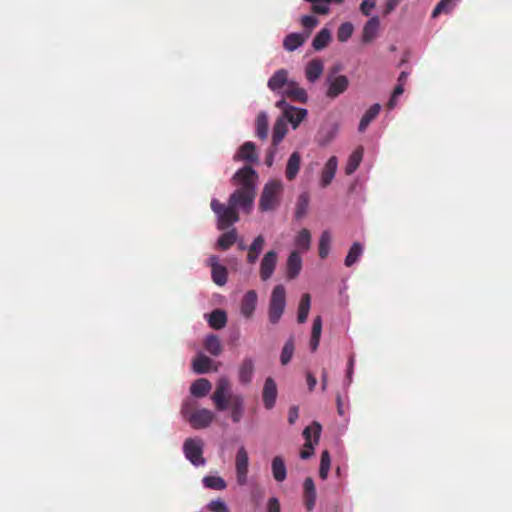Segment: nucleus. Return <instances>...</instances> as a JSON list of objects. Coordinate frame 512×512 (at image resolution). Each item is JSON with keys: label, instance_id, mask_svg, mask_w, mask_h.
I'll list each match as a JSON object with an SVG mask.
<instances>
[{"label": "nucleus", "instance_id": "f257e3e1", "mask_svg": "<svg viewBox=\"0 0 512 512\" xmlns=\"http://www.w3.org/2000/svg\"><path fill=\"white\" fill-rule=\"evenodd\" d=\"M257 179V172L251 166H244L234 174L232 181L238 188L230 195L228 202L237 211L239 208L246 213L252 210Z\"/></svg>", "mask_w": 512, "mask_h": 512}, {"label": "nucleus", "instance_id": "f03ea898", "mask_svg": "<svg viewBox=\"0 0 512 512\" xmlns=\"http://www.w3.org/2000/svg\"><path fill=\"white\" fill-rule=\"evenodd\" d=\"M211 399L218 411H225L230 406L232 421L240 422L244 414V398L240 394L231 393V383L227 377L217 380Z\"/></svg>", "mask_w": 512, "mask_h": 512}, {"label": "nucleus", "instance_id": "7ed1b4c3", "mask_svg": "<svg viewBox=\"0 0 512 512\" xmlns=\"http://www.w3.org/2000/svg\"><path fill=\"white\" fill-rule=\"evenodd\" d=\"M282 192L283 184L280 180L268 181L260 196L259 209L263 212L275 210L280 205Z\"/></svg>", "mask_w": 512, "mask_h": 512}, {"label": "nucleus", "instance_id": "20e7f679", "mask_svg": "<svg viewBox=\"0 0 512 512\" xmlns=\"http://www.w3.org/2000/svg\"><path fill=\"white\" fill-rule=\"evenodd\" d=\"M210 207L217 216L219 230H226L239 221L238 211L229 203L225 205L217 199H212Z\"/></svg>", "mask_w": 512, "mask_h": 512}, {"label": "nucleus", "instance_id": "39448f33", "mask_svg": "<svg viewBox=\"0 0 512 512\" xmlns=\"http://www.w3.org/2000/svg\"><path fill=\"white\" fill-rule=\"evenodd\" d=\"M286 307V290L283 285H276L270 296L268 306V320L272 325L277 324Z\"/></svg>", "mask_w": 512, "mask_h": 512}, {"label": "nucleus", "instance_id": "423d86ee", "mask_svg": "<svg viewBox=\"0 0 512 512\" xmlns=\"http://www.w3.org/2000/svg\"><path fill=\"white\" fill-rule=\"evenodd\" d=\"M182 414L189 424L197 430L209 427L215 418L214 413L206 408L190 411L188 404L183 406Z\"/></svg>", "mask_w": 512, "mask_h": 512}, {"label": "nucleus", "instance_id": "0eeeda50", "mask_svg": "<svg viewBox=\"0 0 512 512\" xmlns=\"http://www.w3.org/2000/svg\"><path fill=\"white\" fill-rule=\"evenodd\" d=\"M321 429V425L318 422H313L304 429L303 436L306 442L300 452L302 459H308L314 454V445L319 442Z\"/></svg>", "mask_w": 512, "mask_h": 512}, {"label": "nucleus", "instance_id": "6e6552de", "mask_svg": "<svg viewBox=\"0 0 512 512\" xmlns=\"http://www.w3.org/2000/svg\"><path fill=\"white\" fill-rule=\"evenodd\" d=\"M185 457L195 466L205 464L203 458V442L198 438H187L183 444Z\"/></svg>", "mask_w": 512, "mask_h": 512}, {"label": "nucleus", "instance_id": "1a4fd4ad", "mask_svg": "<svg viewBox=\"0 0 512 512\" xmlns=\"http://www.w3.org/2000/svg\"><path fill=\"white\" fill-rule=\"evenodd\" d=\"M276 107L282 109L284 112V119L290 122L293 128H297L298 125L304 120L307 115V110L302 108H295L290 106L285 99H281L276 102Z\"/></svg>", "mask_w": 512, "mask_h": 512}, {"label": "nucleus", "instance_id": "9d476101", "mask_svg": "<svg viewBox=\"0 0 512 512\" xmlns=\"http://www.w3.org/2000/svg\"><path fill=\"white\" fill-rule=\"evenodd\" d=\"M249 457L245 447L241 446L235 457L236 480L238 485L244 486L248 479Z\"/></svg>", "mask_w": 512, "mask_h": 512}, {"label": "nucleus", "instance_id": "9b49d317", "mask_svg": "<svg viewBox=\"0 0 512 512\" xmlns=\"http://www.w3.org/2000/svg\"><path fill=\"white\" fill-rule=\"evenodd\" d=\"M278 253L275 250L267 251L260 262L259 275L262 281L269 280L277 266Z\"/></svg>", "mask_w": 512, "mask_h": 512}, {"label": "nucleus", "instance_id": "f8f14e48", "mask_svg": "<svg viewBox=\"0 0 512 512\" xmlns=\"http://www.w3.org/2000/svg\"><path fill=\"white\" fill-rule=\"evenodd\" d=\"M327 83L328 89L326 91V96L331 99H334L344 93L349 86V80L345 75H329L327 77Z\"/></svg>", "mask_w": 512, "mask_h": 512}, {"label": "nucleus", "instance_id": "ddd939ff", "mask_svg": "<svg viewBox=\"0 0 512 512\" xmlns=\"http://www.w3.org/2000/svg\"><path fill=\"white\" fill-rule=\"evenodd\" d=\"M277 394L278 390L275 380L272 377H267L262 390V400L267 410H271L275 406Z\"/></svg>", "mask_w": 512, "mask_h": 512}, {"label": "nucleus", "instance_id": "4468645a", "mask_svg": "<svg viewBox=\"0 0 512 512\" xmlns=\"http://www.w3.org/2000/svg\"><path fill=\"white\" fill-rule=\"evenodd\" d=\"M235 161H247L249 163H257L258 155L256 153V146L253 142L247 141L240 146L234 155Z\"/></svg>", "mask_w": 512, "mask_h": 512}, {"label": "nucleus", "instance_id": "2eb2a0df", "mask_svg": "<svg viewBox=\"0 0 512 512\" xmlns=\"http://www.w3.org/2000/svg\"><path fill=\"white\" fill-rule=\"evenodd\" d=\"M255 371V363L251 357H245L238 368V379L241 384L251 383Z\"/></svg>", "mask_w": 512, "mask_h": 512}, {"label": "nucleus", "instance_id": "dca6fc26", "mask_svg": "<svg viewBox=\"0 0 512 512\" xmlns=\"http://www.w3.org/2000/svg\"><path fill=\"white\" fill-rule=\"evenodd\" d=\"M291 80L288 79V72L285 69L277 70L268 80L267 86L274 92L283 91Z\"/></svg>", "mask_w": 512, "mask_h": 512}, {"label": "nucleus", "instance_id": "f3484780", "mask_svg": "<svg viewBox=\"0 0 512 512\" xmlns=\"http://www.w3.org/2000/svg\"><path fill=\"white\" fill-rule=\"evenodd\" d=\"M281 94L284 97L291 99L292 101H297L301 103H305L308 99L306 91L303 88H301L299 84L294 80H291L289 82L287 87L283 91H281Z\"/></svg>", "mask_w": 512, "mask_h": 512}, {"label": "nucleus", "instance_id": "a211bd4d", "mask_svg": "<svg viewBox=\"0 0 512 512\" xmlns=\"http://www.w3.org/2000/svg\"><path fill=\"white\" fill-rule=\"evenodd\" d=\"M257 300H258V296H257V293L255 290H249L245 293V295L243 296V298L241 300V306H240L241 314L245 318L249 319L252 317V315L256 309Z\"/></svg>", "mask_w": 512, "mask_h": 512}, {"label": "nucleus", "instance_id": "6ab92c4d", "mask_svg": "<svg viewBox=\"0 0 512 512\" xmlns=\"http://www.w3.org/2000/svg\"><path fill=\"white\" fill-rule=\"evenodd\" d=\"M302 269V259L298 251H292L286 262V277L295 279Z\"/></svg>", "mask_w": 512, "mask_h": 512}, {"label": "nucleus", "instance_id": "aec40b11", "mask_svg": "<svg viewBox=\"0 0 512 512\" xmlns=\"http://www.w3.org/2000/svg\"><path fill=\"white\" fill-rule=\"evenodd\" d=\"M338 161L335 156H332L326 162L320 179V185L322 187H327L333 180L336 170H337Z\"/></svg>", "mask_w": 512, "mask_h": 512}, {"label": "nucleus", "instance_id": "412c9836", "mask_svg": "<svg viewBox=\"0 0 512 512\" xmlns=\"http://www.w3.org/2000/svg\"><path fill=\"white\" fill-rule=\"evenodd\" d=\"M265 245V238L263 235H258L248 248L247 262L249 264H255L259 258Z\"/></svg>", "mask_w": 512, "mask_h": 512}, {"label": "nucleus", "instance_id": "4be33fe9", "mask_svg": "<svg viewBox=\"0 0 512 512\" xmlns=\"http://www.w3.org/2000/svg\"><path fill=\"white\" fill-rule=\"evenodd\" d=\"M301 164V156L298 152H293L286 164L285 176L286 179L292 181L299 173Z\"/></svg>", "mask_w": 512, "mask_h": 512}, {"label": "nucleus", "instance_id": "5701e85b", "mask_svg": "<svg viewBox=\"0 0 512 512\" xmlns=\"http://www.w3.org/2000/svg\"><path fill=\"white\" fill-rule=\"evenodd\" d=\"M380 20L378 16L370 18L363 28L362 40L365 43L371 42L377 35L379 30Z\"/></svg>", "mask_w": 512, "mask_h": 512}, {"label": "nucleus", "instance_id": "b1692460", "mask_svg": "<svg viewBox=\"0 0 512 512\" xmlns=\"http://www.w3.org/2000/svg\"><path fill=\"white\" fill-rule=\"evenodd\" d=\"M324 69L323 62L320 59H313L306 65V77L309 82L313 83L322 75Z\"/></svg>", "mask_w": 512, "mask_h": 512}, {"label": "nucleus", "instance_id": "393cba45", "mask_svg": "<svg viewBox=\"0 0 512 512\" xmlns=\"http://www.w3.org/2000/svg\"><path fill=\"white\" fill-rule=\"evenodd\" d=\"M212 385L208 379L200 378L194 381L190 387V392L195 397H204L211 390Z\"/></svg>", "mask_w": 512, "mask_h": 512}, {"label": "nucleus", "instance_id": "a878e982", "mask_svg": "<svg viewBox=\"0 0 512 512\" xmlns=\"http://www.w3.org/2000/svg\"><path fill=\"white\" fill-rule=\"evenodd\" d=\"M271 468L273 477L277 482H283L286 479V466L281 456H275L273 458Z\"/></svg>", "mask_w": 512, "mask_h": 512}, {"label": "nucleus", "instance_id": "bb28decb", "mask_svg": "<svg viewBox=\"0 0 512 512\" xmlns=\"http://www.w3.org/2000/svg\"><path fill=\"white\" fill-rule=\"evenodd\" d=\"M208 323L210 327L220 330L225 327L227 323V314L224 310L216 309L209 314Z\"/></svg>", "mask_w": 512, "mask_h": 512}, {"label": "nucleus", "instance_id": "cd10ccee", "mask_svg": "<svg viewBox=\"0 0 512 512\" xmlns=\"http://www.w3.org/2000/svg\"><path fill=\"white\" fill-rule=\"evenodd\" d=\"M321 332H322V318H321V316H316L313 320L311 338H310V348H311L312 352H315L319 346Z\"/></svg>", "mask_w": 512, "mask_h": 512}, {"label": "nucleus", "instance_id": "c85d7f7f", "mask_svg": "<svg viewBox=\"0 0 512 512\" xmlns=\"http://www.w3.org/2000/svg\"><path fill=\"white\" fill-rule=\"evenodd\" d=\"M287 133V123L284 118H278L273 127L272 145L278 146Z\"/></svg>", "mask_w": 512, "mask_h": 512}, {"label": "nucleus", "instance_id": "c756f323", "mask_svg": "<svg viewBox=\"0 0 512 512\" xmlns=\"http://www.w3.org/2000/svg\"><path fill=\"white\" fill-rule=\"evenodd\" d=\"M306 38L307 36L301 33H290L285 37L283 46L287 51H294L303 45Z\"/></svg>", "mask_w": 512, "mask_h": 512}, {"label": "nucleus", "instance_id": "7c9ffc66", "mask_svg": "<svg viewBox=\"0 0 512 512\" xmlns=\"http://www.w3.org/2000/svg\"><path fill=\"white\" fill-rule=\"evenodd\" d=\"M256 136L261 139L265 140L268 137V130H269V123H268V116L265 112H260L256 118Z\"/></svg>", "mask_w": 512, "mask_h": 512}, {"label": "nucleus", "instance_id": "2f4dec72", "mask_svg": "<svg viewBox=\"0 0 512 512\" xmlns=\"http://www.w3.org/2000/svg\"><path fill=\"white\" fill-rule=\"evenodd\" d=\"M381 106L379 104L372 105L362 116L359 123V131L364 132L368 125L378 116Z\"/></svg>", "mask_w": 512, "mask_h": 512}, {"label": "nucleus", "instance_id": "473e14b6", "mask_svg": "<svg viewBox=\"0 0 512 512\" xmlns=\"http://www.w3.org/2000/svg\"><path fill=\"white\" fill-rule=\"evenodd\" d=\"M363 157V148L358 147L356 150L353 151V153L350 155L347 165L345 167V173L347 175H351L354 173L357 168L359 167L361 160Z\"/></svg>", "mask_w": 512, "mask_h": 512}, {"label": "nucleus", "instance_id": "72a5a7b5", "mask_svg": "<svg viewBox=\"0 0 512 512\" xmlns=\"http://www.w3.org/2000/svg\"><path fill=\"white\" fill-rule=\"evenodd\" d=\"M311 305V297L308 293L302 295L298 307L297 320L299 323H304L307 320Z\"/></svg>", "mask_w": 512, "mask_h": 512}, {"label": "nucleus", "instance_id": "f704fd0d", "mask_svg": "<svg viewBox=\"0 0 512 512\" xmlns=\"http://www.w3.org/2000/svg\"><path fill=\"white\" fill-rule=\"evenodd\" d=\"M205 349L213 356H219L222 352V345L218 336L210 334L204 342Z\"/></svg>", "mask_w": 512, "mask_h": 512}, {"label": "nucleus", "instance_id": "c9c22d12", "mask_svg": "<svg viewBox=\"0 0 512 512\" xmlns=\"http://www.w3.org/2000/svg\"><path fill=\"white\" fill-rule=\"evenodd\" d=\"M331 40V33L328 29L320 30L313 39L312 46L315 50H322Z\"/></svg>", "mask_w": 512, "mask_h": 512}, {"label": "nucleus", "instance_id": "e433bc0d", "mask_svg": "<svg viewBox=\"0 0 512 512\" xmlns=\"http://www.w3.org/2000/svg\"><path fill=\"white\" fill-rule=\"evenodd\" d=\"M237 236L238 235L235 228L223 233L218 239V247L221 250H228L236 242Z\"/></svg>", "mask_w": 512, "mask_h": 512}, {"label": "nucleus", "instance_id": "4c0bfd02", "mask_svg": "<svg viewBox=\"0 0 512 512\" xmlns=\"http://www.w3.org/2000/svg\"><path fill=\"white\" fill-rule=\"evenodd\" d=\"M309 202L310 196L308 192H303L299 195L295 209V217L297 219H301L306 215Z\"/></svg>", "mask_w": 512, "mask_h": 512}, {"label": "nucleus", "instance_id": "58836bf2", "mask_svg": "<svg viewBox=\"0 0 512 512\" xmlns=\"http://www.w3.org/2000/svg\"><path fill=\"white\" fill-rule=\"evenodd\" d=\"M310 243H311L310 231L308 229L304 228L298 233V235L295 239V245L297 246V248L300 251L305 252V251L309 250Z\"/></svg>", "mask_w": 512, "mask_h": 512}, {"label": "nucleus", "instance_id": "ea45409f", "mask_svg": "<svg viewBox=\"0 0 512 512\" xmlns=\"http://www.w3.org/2000/svg\"><path fill=\"white\" fill-rule=\"evenodd\" d=\"M211 364L212 360L209 357L199 355L193 360V369L198 374H204L209 371Z\"/></svg>", "mask_w": 512, "mask_h": 512}, {"label": "nucleus", "instance_id": "a19ab883", "mask_svg": "<svg viewBox=\"0 0 512 512\" xmlns=\"http://www.w3.org/2000/svg\"><path fill=\"white\" fill-rule=\"evenodd\" d=\"M213 282L219 286H223L227 283L228 271L223 265H214L212 271Z\"/></svg>", "mask_w": 512, "mask_h": 512}, {"label": "nucleus", "instance_id": "79ce46f5", "mask_svg": "<svg viewBox=\"0 0 512 512\" xmlns=\"http://www.w3.org/2000/svg\"><path fill=\"white\" fill-rule=\"evenodd\" d=\"M362 252H363L362 245L358 242H355L349 249V252L345 258V265L347 267H351L354 263L357 262V260L361 256Z\"/></svg>", "mask_w": 512, "mask_h": 512}, {"label": "nucleus", "instance_id": "37998d69", "mask_svg": "<svg viewBox=\"0 0 512 512\" xmlns=\"http://www.w3.org/2000/svg\"><path fill=\"white\" fill-rule=\"evenodd\" d=\"M295 346L293 338H290L286 341L282 348V352L280 355V362L282 365H287L294 354Z\"/></svg>", "mask_w": 512, "mask_h": 512}, {"label": "nucleus", "instance_id": "c03bdc74", "mask_svg": "<svg viewBox=\"0 0 512 512\" xmlns=\"http://www.w3.org/2000/svg\"><path fill=\"white\" fill-rule=\"evenodd\" d=\"M331 466L330 454L327 450H324L320 458L319 476L322 480L327 479L328 473Z\"/></svg>", "mask_w": 512, "mask_h": 512}, {"label": "nucleus", "instance_id": "a18cd8bd", "mask_svg": "<svg viewBox=\"0 0 512 512\" xmlns=\"http://www.w3.org/2000/svg\"><path fill=\"white\" fill-rule=\"evenodd\" d=\"M331 243V235L328 231H324L319 239V256L321 259H325L329 254Z\"/></svg>", "mask_w": 512, "mask_h": 512}, {"label": "nucleus", "instance_id": "49530a36", "mask_svg": "<svg viewBox=\"0 0 512 512\" xmlns=\"http://www.w3.org/2000/svg\"><path fill=\"white\" fill-rule=\"evenodd\" d=\"M205 487L214 490H224L226 488V482L219 476H206L203 479Z\"/></svg>", "mask_w": 512, "mask_h": 512}, {"label": "nucleus", "instance_id": "de8ad7c7", "mask_svg": "<svg viewBox=\"0 0 512 512\" xmlns=\"http://www.w3.org/2000/svg\"><path fill=\"white\" fill-rule=\"evenodd\" d=\"M354 27L350 22H344L337 31V39L340 42H346L353 34Z\"/></svg>", "mask_w": 512, "mask_h": 512}, {"label": "nucleus", "instance_id": "09e8293b", "mask_svg": "<svg viewBox=\"0 0 512 512\" xmlns=\"http://www.w3.org/2000/svg\"><path fill=\"white\" fill-rule=\"evenodd\" d=\"M453 0H440L437 5L434 7L433 11H432V18H436L438 17L441 13L443 12H448L449 11V8H448V5L452 2Z\"/></svg>", "mask_w": 512, "mask_h": 512}, {"label": "nucleus", "instance_id": "8fccbe9b", "mask_svg": "<svg viewBox=\"0 0 512 512\" xmlns=\"http://www.w3.org/2000/svg\"><path fill=\"white\" fill-rule=\"evenodd\" d=\"M207 507L211 512H229L225 502L220 499L211 501Z\"/></svg>", "mask_w": 512, "mask_h": 512}, {"label": "nucleus", "instance_id": "3c124183", "mask_svg": "<svg viewBox=\"0 0 512 512\" xmlns=\"http://www.w3.org/2000/svg\"><path fill=\"white\" fill-rule=\"evenodd\" d=\"M301 24L306 29H312L318 24V19L312 15H304L301 18Z\"/></svg>", "mask_w": 512, "mask_h": 512}, {"label": "nucleus", "instance_id": "603ef678", "mask_svg": "<svg viewBox=\"0 0 512 512\" xmlns=\"http://www.w3.org/2000/svg\"><path fill=\"white\" fill-rule=\"evenodd\" d=\"M304 496L316 495L315 485L313 479L308 477L305 479L304 484Z\"/></svg>", "mask_w": 512, "mask_h": 512}, {"label": "nucleus", "instance_id": "864d4df0", "mask_svg": "<svg viewBox=\"0 0 512 512\" xmlns=\"http://www.w3.org/2000/svg\"><path fill=\"white\" fill-rule=\"evenodd\" d=\"M375 5V0H364L360 5V11L362 12L363 15L369 16L371 10L375 7Z\"/></svg>", "mask_w": 512, "mask_h": 512}, {"label": "nucleus", "instance_id": "5fc2aeb1", "mask_svg": "<svg viewBox=\"0 0 512 512\" xmlns=\"http://www.w3.org/2000/svg\"><path fill=\"white\" fill-rule=\"evenodd\" d=\"M277 153V146H271L268 151H267V154H266V157H265V164L268 166V167H271L274 163V157H275V154Z\"/></svg>", "mask_w": 512, "mask_h": 512}, {"label": "nucleus", "instance_id": "6e6d98bb", "mask_svg": "<svg viewBox=\"0 0 512 512\" xmlns=\"http://www.w3.org/2000/svg\"><path fill=\"white\" fill-rule=\"evenodd\" d=\"M267 512H280V503L277 498L272 497L268 500Z\"/></svg>", "mask_w": 512, "mask_h": 512}, {"label": "nucleus", "instance_id": "4d7b16f0", "mask_svg": "<svg viewBox=\"0 0 512 512\" xmlns=\"http://www.w3.org/2000/svg\"><path fill=\"white\" fill-rule=\"evenodd\" d=\"M299 417V409L297 406H292L290 407L289 409V412H288V422L289 424L293 425L295 424V422L297 421Z\"/></svg>", "mask_w": 512, "mask_h": 512}, {"label": "nucleus", "instance_id": "13d9d810", "mask_svg": "<svg viewBox=\"0 0 512 512\" xmlns=\"http://www.w3.org/2000/svg\"><path fill=\"white\" fill-rule=\"evenodd\" d=\"M400 0H388L383 10V15H389L399 5Z\"/></svg>", "mask_w": 512, "mask_h": 512}, {"label": "nucleus", "instance_id": "bf43d9fd", "mask_svg": "<svg viewBox=\"0 0 512 512\" xmlns=\"http://www.w3.org/2000/svg\"><path fill=\"white\" fill-rule=\"evenodd\" d=\"M305 506L308 511H311L314 508L316 495L304 496Z\"/></svg>", "mask_w": 512, "mask_h": 512}, {"label": "nucleus", "instance_id": "052dcab7", "mask_svg": "<svg viewBox=\"0 0 512 512\" xmlns=\"http://www.w3.org/2000/svg\"><path fill=\"white\" fill-rule=\"evenodd\" d=\"M306 379H307L308 389H309L310 391H312V390L315 388L316 384H317V380H316V378L314 377V375H313V374H311V373H308V374H307Z\"/></svg>", "mask_w": 512, "mask_h": 512}, {"label": "nucleus", "instance_id": "680f3d73", "mask_svg": "<svg viewBox=\"0 0 512 512\" xmlns=\"http://www.w3.org/2000/svg\"><path fill=\"white\" fill-rule=\"evenodd\" d=\"M403 92H404V85L398 83L396 85V87L394 88L392 95L394 96V98H398L400 95L403 94Z\"/></svg>", "mask_w": 512, "mask_h": 512}, {"label": "nucleus", "instance_id": "e2e57ef3", "mask_svg": "<svg viewBox=\"0 0 512 512\" xmlns=\"http://www.w3.org/2000/svg\"><path fill=\"white\" fill-rule=\"evenodd\" d=\"M353 365H354V358L350 357V359L348 361V371H347V377L349 379V382H351V375H352V372H353Z\"/></svg>", "mask_w": 512, "mask_h": 512}, {"label": "nucleus", "instance_id": "0e129e2a", "mask_svg": "<svg viewBox=\"0 0 512 512\" xmlns=\"http://www.w3.org/2000/svg\"><path fill=\"white\" fill-rule=\"evenodd\" d=\"M408 79V73L405 71H402L398 77V83L403 84L405 86Z\"/></svg>", "mask_w": 512, "mask_h": 512}, {"label": "nucleus", "instance_id": "69168bd1", "mask_svg": "<svg viewBox=\"0 0 512 512\" xmlns=\"http://www.w3.org/2000/svg\"><path fill=\"white\" fill-rule=\"evenodd\" d=\"M322 390H325L327 387V371L324 369L322 372Z\"/></svg>", "mask_w": 512, "mask_h": 512}, {"label": "nucleus", "instance_id": "338daca9", "mask_svg": "<svg viewBox=\"0 0 512 512\" xmlns=\"http://www.w3.org/2000/svg\"><path fill=\"white\" fill-rule=\"evenodd\" d=\"M209 264H210V266H211V269H213L214 265H220V264L218 263V257H217V256H214V255H213V256H211V257L209 258Z\"/></svg>", "mask_w": 512, "mask_h": 512}, {"label": "nucleus", "instance_id": "774afa93", "mask_svg": "<svg viewBox=\"0 0 512 512\" xmlns=\"http://www.w3.org/2000/svg\"><path fill=\"white\" fill-rule=\"evenodd\" d=\"M396 99L397 98H394V96L392 95L389 102H388V108L389 109H393L395 106H396Z\"/></svg>", "mask_w": 512, "mask_h": 512}]
</instances>
